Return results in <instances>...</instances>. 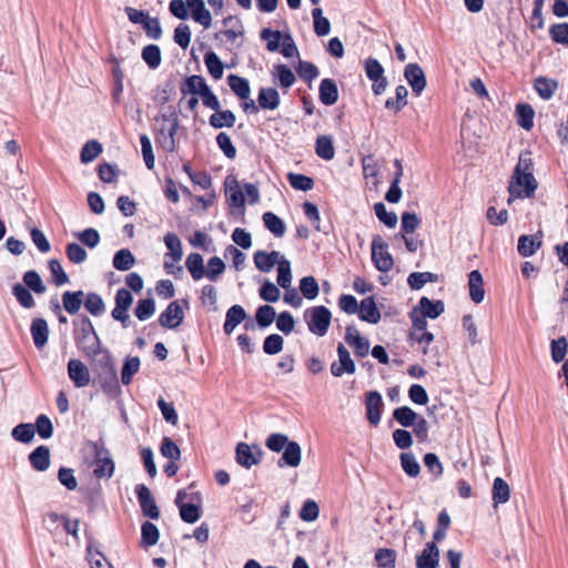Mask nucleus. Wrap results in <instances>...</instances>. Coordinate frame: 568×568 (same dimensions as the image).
<instances>
[{
    "instance_id": "1",
    "label": "nucleus",
    "mask_w": 568,
    "mask_h": 568,
    "mask_svg": "<svg viewBox=\"0 0 568 568\" xmlns=\"http://www.w3.org/2000/svg\"><path fill=\"white\" fill-rule=\"evenodd\" d=\"M159 124L155 140L156 143L165 152H174L176 149L175 134L179 129V116L178 112L173 106H169L165 112H162L158 118Z\"/></svg>"
},
{
    "instance_id": "2",
    "label": "nucleus",
    "mask_w": 568,
    "mask_h": 568,
    "mask_svg": "<svg viewBox=\"0 0 568 568\" xmlns=\"http://www.w3.org/2000/svg\"><path fill=\"white\" fill-rule=\"evenodd\" d=\"M266 447L283 455L280 462H301L302 450L296 442L288 440V437L281 433L271 434L265 442Z\"/></svg>"
},
{
    "instance_id": "3",
    "label": "nucleus",
    "mask_w": 568,
    "mask_h": 568,
    "mask_svg": "<svg viewBox=\"0 0 568 568\" xmlns=\"http://www.w3.org/2000/svg\"><path fill=\"white\" fill-rule=\"evenodd\" d=\"M304 317L311 333L317 336H324L329 328L332 313L323 305L313 306L305 311Z\"/></svg>"
},
{
    "instance_id": "4",
    "label": "nucleus",
    "mask_w": 568,
    "mask_h": 568,
    "mask_svg": "<svg viewBox=\"0 0 568 568\" xmlns=\"http://www.w3.org/2000/svg\"><path fill=\"white\" fill-rule=\"evenodd\" d=\"M75 342L83 354L101 346V341L88 316H82L80 320V328L75 335Z\"/></svg>"
},
{
    "instance_id": "5",
    "label": "nucleus",
    "mask_w": 568,
    "mask_h": 568,
    "mask_svg": "<svg viewBox=\"0 0 568 568\" xmlns=\"http://www.w3.org/2000/svg\"><path fill=\"white\" fill-rule=\"evenodd\" d=\"M538 184L532 173L526 172L519 175H513L509 182L508 191L511 197H531L535 194Z\"/></svg>"
},
{
    "instance_id": "6",
    "label": "nucleus",
    "mask_w": 568,
    "mask_h": 568,
    "mask_svg": "<svg viewBox=\"0 0 568 568\" xmlns=\"http://www.w3.org/2000/svg\"><path fill=\"white\" fill-rule=\"evenodd\" d=\"M372 261L381 272H388L394 265L393 256L388 252V245L379 235L374 236L372 241Z\"/></svg>"
},
{
    "instance_id": "7",
    "label": "nucleus",
    "mask_w": 568,
    "mask_h": 568,
    "mask_svg": "<svg viewBox=\"0 0 568 568\" xmlns=\"http://www.w3.org/2000/svg\"><path fill=\"white\" fill-rule=\"evenodd\" d=\"M84 355L91 359L92 368L98 375L104 374L108 378L114 379L115 368L108 349H103L102 346H99L97 349L85 353Z\"/></svg>"
},
{
    "instance_id": "8",
    "label": "nucleus",
    "mask_w": 568,
    "mask_h": 568,
    "mask_svg": "<svg viewBox=\"0 0 568 568\" xmlns=\"http://www.w3.org/2000/svg\"><path fill=\"white\" fill-rule=\"evenodd\" d=\"M365 73L367 78L373 81L372 90L376 95L382 94L386 87L387 80L384 77V68L382 64L374 58H368L365 61Z\"/></svg>"
},
{
    "instance_id": "9",
    "label": "nucleus",
    "mask_w": 568,
    "mask_h": 568,
    "mask_svg": "<svg viewBox=\"0 0 568 568\" xmlns=\"http://www.w3.org/2000/svg\"><path fill=\"white\" fill-rule=\"evenodd\" d=\"M135 494H136V498L140 504L142 514L145 517H149L151 519H159L160 509H159V507L155 503V499L152 496L150 489L145 485L139 484L135 486Z\"/></svg>"
},
{
    "instance_id": "10",
    "label": "nucleus",
    "mask_w": 568,
    "mask_h": 568,
    "mask_svg": "<svg viewBox=\"0 0 568 568\" xmlns=\"http://www.w3.org/2000/svg\"><path fill=\"white\" fill-rule=\"evenodd\" d=\"M404 78L410 85L413 93L419 97L427 84L425 72L420 65L417 63H408L404 69Z\"/></svg>"
},
{
    "instance_id": "11",
    "label": "nucleus",
    "mask_w": 568,
    "mask_h": 568,
    "mask_svg": "<svg viewBox=\"0 0 568 568\" xmlns=\"http://www.w3.org/2000/svg\"><path fill=\"white\" fill-rule=\"evenodd\" d=\"M84 462L109 463L112 462L110 452L102 440L85 442L82 447Z\"/></svg>"
},
{
    "instance_id": "12",
    "label": "nucleus",
    "mask_w": 568,
    "mask_h": 568,
    "mask_svg": "<svg viewBox=\"0 0 568 568\" xmlns=\"http://www.w3.org/2000/svg\"><path fill=\"white\" fill-rule=\"evenodd\" d=\"M338 362H334L331 365V373L335 377H341L343 374H354L356 366L351 357L348 349L339 343L337 345Z\"/></svg>"
},
{
    "instance_id": "13",
    "label": "nucleus",
    "mask_w": 568,
    "mask_h": 568,
    "mask_svg": "<svg viewBox=\"0 0 568 568\" xmlns=\"http://www.w3.org/2000/svg\"><path fill=\"white\" fill-rule=\"evenodd\" d=\"M187 497V494L184 490H179L175 504L180 510V517L184 523L194 524L201 517L202 510L199 505L192 503H184V499Z\"/></svg>"
},
{
    "instance_id": "14",
    "label": "nucleus",
    "mask_w": 568,
    "mask_h": 568,
    "mask_svg": "<svg viewBox=\"0 0 568 568\" xmlns=\"http://www.w3.org/2000/svg\"><path fill=\"white\" fill-rule=\"evenodd\" d=\"M68 375L78 388L85 387L90 383L89 368L80 359L72 358L69 361Z\"/></svg>"
},
{
    "instance_id": "15",
    "label": "nucleus",
    "mask_w": 568,
    "mask_h": 568,
    "mask_svg": "<svg viewBox=\"0 0 568 568\" xmlns=\"http://www.w3.org/2000/svg\"><path fill=\"white\" fill-rule=\"evenodd\" d=\"M184 318V313L178 301H173L169 304L166 310L161 313L159 323L165 328H176Z\"/></svg>"
},
{
    "instance_id": "16",
    "label": "nucleus",
    "mask_w": 568,
    "mask_h": 568,
    "mask_svg": "<svg viewBox=\"0 0 568 568\" xmlns=\"http://www.w3.org/2000/svg\"><path fill=\"white\" fill-rule=\"evenodd\" d=\"M383 406L382 395L377 390H371L366 394L365 408L368 422L376 426L381 422V410Z\"/></svg>"
},
{
    "instance_id": "17",
    "label": "nucleus",
    "mask_w": 568,
    "mask_h": 568,
    "mask_svg": "<svg viewBox=\"0 0 568 568\" xmlns=\"http://www.w3.org/2000/svg\"><path fill=\"white\" fill-rule=\"evenodd\" d=\"M439 564V549L434 541L425 545V548L416 557V568H437Z\"/></svg>"
},
{
    "instance_id": "18",
    "label": "nucleus",
    "mask_w": 568,
    "mask_h": 568,
    "mask_svg": "<svg viewBox=\"0 0 568 568\" xmlns=\"http://www.w3.org/2000/svg\"><path fill=\"white\" fill-rule=\"evenodd\" d=\"M283 258L284 256L277 251H257L253 256L256 268L264 273H268L274 265H278Z\"/></svg>"
},
{
    "instance_id": "19",
    "label": "nucleus",
    "mask_w": 568,
    "mask_h": 568,
    "mask_svg": "<svg viewBox=\"0 0 568 568\" xmlns=\"http://www.w3.org/2000/svg\"><path fill=\"white\" fill-rule=\"evenodd\" d=\"M357 313L362 321L371 324H376L381 320V312L377 308L373 296L362 300L361 305H358Z\"/></svg>"
},
{
    "instance_id": "20",
    "label": "nucleus",
    "mask_w": 568,
    "mask_h": 568,
    "mask_svg": "<svg viewBox=\"0 0 568 568\" xmlns=\"http://www.w3.org/2000/svg\"><path fill=\"white\" fill-rule=\"evenodd\" d=\"M187 8L192 11V18L205 29L212 24V16L205 8L203 0H186Z\"/></svg>"
},
{
    "instance_id": "21",
    "label": "nucleus",
    "mask_w": 568,
    "mask_h": 568,
    "mask_svg": "<svg viewBox=\"0 0 568 568\" xmlns=\"http://www.w3.org/2000/svg\"><path fill=\"white\" fill-rule=\"evenodd\" d=\"M246 312L241 305L231 306L225 315V322L223 325L224 333L231 335L235 327L246 318Z\"/></svg>"
},
{
    "instance_id": "22",
    "label": "nucleus",
    "mask_w": 568,
    "mask_h": 568,
    "mask_svg": "<svg viewBox=\"0 0 568 568\" xmlns=\"http://www.w3.org/2000/svg\"><path fill=\"white\" fill-rule=\"evenodd\" d=\"M31 335L34 346L41 349L48 342L49 327L44 318H34L31 323Z\"/></svg>"
},
{
    "instance_id": "23",
    "label": "nucleus",
    "mask_w": 568,
    "mask_h": 568,
    "mask_svg": "<svg viewBox=\"0 0 568 568\" xmlns=\"http://www.w3.org/2000/svg\"><path fill=\"white\" fill-rule=\"evenodd\" d=\"M320 100L324 105H333L338 100V89L332 79H323L318 90Z\"/></svg>"
},
{
    "instance_id": "24",
    "label": "nucleus",
    "mask_w": 568,
    "mask_h": 568,
    "mask_svg": "<svg viewBox=\"0 0 568 568\" xmlns=\"http://www.w3.org/2000/svg\"><path fill=\"white\" fill-rule=\"evenodd\" d=\"M418 308L420 314L424 315V317L435 320L444 313L445 305L444 302L440 300L432 301L428 297L423 296L419 300Z\"/></svg>"
},
{
    "instance_id": "25",
    "label": "nucleus",
    "mask_w": 568,
    "mask_h": 568,
    "mask_svg": "<svg viewBox=\"0 0 568 568\" xmlns=\"http://www.w3.org/2000/svg\"><path fill=\"white\" fill-rule=\"evenodd\" d=\"M257 102L260 108L264 110H275L278 108L281 99L276 89L262 88L258 91Z\"/></svg>"
},
{
    "instance_id": "26",
    "label": "nucleus",
    "mask_w": 568,
    "mask_h": 568,
    "mask_svg": "<svg viewBox=\"0 0 568 568\" xmlns=\"http://www.w3.org/2000/svg\"><path fill=\"white\" fill-rule=\"evenodd\" d=\"M469 295L473 302L480 303L484 301L485 291L483 287V276L479 271L474 270L468 275Z\"/></svg>"
},
{
    "instance_id": "27",
    "label": "nucleus",
    "mask_w": 568,
    "mask_h": 568,
    "mask_svg": "<svg viewBox=\"0 0 568 568\" xmlns=\"http://www.w3.org/2000/svg\"><path fill=\"white\" fill-rule=\"evenodd\" d=\"M227 84L233 93L241 100H247L251 95V88L248 80L236 74H230L227 77Z\"/></svg>"
},
{
    "instance_id": "28",
    "label": "nucleus",
    "mask_w": 568,
    "mask_h": 568,
    "mask_svg": "<svg viewBox=\"0 0 568 568\" xmlns=\"http://www.w3.org/2000/svg\"><path fill=\"white\" fill-rule=\"evenodd\" d=\"M541 246V240L537 235H521L518 240V253L524 257L531 256Z\"/></svg>"
},
{
    "instance_id": "29",
    "label": "nucleus",
    "mask_w": 568,
    "mask_h": 568,
    "mask_svg": "<svg viewBox=\"0 0 568 568\" xmlns=\"http://www.w3.org/2000/svg\"><path fill=\"white\" fill-rule=\"evenodd\" d=\"M534 88L541 99L550 100L558 89V82L546 77H538L534 82Z\"/></svg>"
},
{
    "instance_id": "30",
    "label": "nucleus",
    "mask_w": 568,
    "mask_h": 568,
    "mask_svg": "<svg viewBox=\"0 0 568 568\" xmlns=\"http://www.w3.org/2000/svg\"><path fill=\"white\" fill-rule=\"evenodd\" d=\"M185 266L194 281H200L205 275L203 256L199 253H191L185 261Z\"/></svg>"
},
{
    "instance_id": "31",
    "label": "nucleus",
    "mask_w": 568,
    "mask_h": 568,
    "mask_svg": "<svg viewBox=\"0 0 568 568\" xmlns=\"http://www.w3.org/2000/svg\"><path fill=\"white\" fill-rule=\"evenodd\" d=\"M83 297L84 293L82 291L64 292L62 294L63 308L71 315L77 314L81 308Z\"/></svg>"
},
{
    "instance_id": "32",
    "label": "nucleus",
    "mask_w": 568,
    "mask_h": 568,
    "mask_svg": "<svg viewBox=\"0 0 568 568\" xmlns=\"http://www.w3.org/2000/svg\"><path fill=\"white\" fill-rule=\"evenodd\" d=\"M235 121L236 116L231 110L222 111L221 109L215 111L209 119L210 125L214 129L232 128Z\"/></svg>"
},
{
    "instance_id": "33",
    "label": "nucleus",
    "mask_w": 568,
    "mask_h": 568,
    "mask_svg": "<svg viewBox=\"0 0 568 568\" xmlns=\"http://www.w3.org/2000/svg\"><path fill=\"white\" fill-rule=\"evenodd\" d=\"M517 123L525 130L534 126L535 111L530 104L519 103L516 105Z\"/></svg>"
},
{
    "instance_id": "34",
    "label": "nucleus",
    "mask_w": 568,
    "mask_h": 568,
    "mask_svg": "<svg viewBox=\"0 0 568 568\" xmlns=\"http://www.w3.org/2000/svg\"><path fill=\"white\" fill-rule=\"evenodd\" d=\"M316 155L323 160L329 161L335 155L333 139L329 135H320L315 142Z\"/></svg>"
},
{
    "instance_id": "35",
    "label": "nucleus",
    "mask_w": 568,
    "mask_h": 568,
    "mask_svg": "<svg viewBox=\"0 0 568 568\" xmlns=\"http://www.w3.org/2000/svg\"><path fill=\"white\" fill-rule=\"evenodd\" d=\"M160 538L158 527L151 521H144L141 526V546L144 548L156 545Z\"/></svg>"
},
{
    "instance_id": "36",
    "label": "nucleus",
    "mask_w": 568,
    "mask_h": 568,
    "mask_svg": "<svg viewBox=\"0 0 568 568\" xmlns=\"http://www.w3.org/2000/svg\"><path fill=\"white\" fill-rule=\"evenodd\" d=\"M209 85L206 84L204 78L201 75H190L185 79L184 85L181 88V92L183 95L186 94H201Z\"/></svg>"
},
{
    "instance_id": "37",
    "label": "nucleus",
    "mask_w": 568,
    "mask_h": 568,
    "mask_svg": "<svg viewBox=\"0 0 568 568\" xmlns=\"http://www.w3.org/2000/svg\"><path fill=\"white\" fill-rule=\"evenodd\" d=\"M85 558L91 568H113L105 556L91 544L87 546Z\"/></svg>"
},
{
    "instance_id": "38",
    "label": "nucleus",
    "mask_w": 568,
    "mask_h": 568,
    "mask_svg": "<svg viewBox=\"0 0 568 568\" xmlns=\"http://www.w3.org/2000/svg\"><path fill=\"white\" fill-rule=\"evenodd\" d=\"M265 227L276 237L285 234L286 227L284 222L273 212H265L262 216Z\"/></svg>"
},
{
    "instance_id": "39",
    "label": "nucleus",
    "mask_w": 568,
    "mask_h": 568,
    "mask_svg": "<svg viewBox=\"0 0 568 568\" xmlns=\"http://www.w3.org/2000/svg\"><path fill=\"white\" fill-rule=\"evenodd\" d=\"M273 75L277 78L278 84L283 89H288L295 83V74L285 64L278 63L274 65Z\"/></svg>"
},
{
    "instance_id": "40",
    "label": "nucleus",
    "mask_w": 568,
    "mask_h": 568,
    "mask_svg": "<svg viewBox=\"0 0 568 568\" xmlns=\"http://www.w3.org/2000/svg\"><path fill=\"white\" fill-rule=\"evenodd\" d=\"M23 284L28 290L33 291L36 294H43L47 287L37 271H28L22 276Z\"/></svg>"
},
{
    "instance_id": "41",
    "label": "nucleus",
    "mask_w": 568,
    "mask_h": 568,
    "mask_svg": "<svg viewBox=\"0 0 568 568\" xmlns=\"http://www.w3.org/2000/svg\"><path fill=\"white\" fill-rule=\"evenodd\" d=\"M227 189V202L231 206L244 209L245 199L239 186L236 180H232V182L226 181L225 183Z\"/></svg>"
},
{
    "instance_id": "42",
    "label": "nucleus",
    "mask_w": 568,
    "mask_h": 568,
    "mask_svg": "<svg viewBox=\"0 0 568 568\" xmlns=\"http://www.w3.org/2000/svg\"><path fill=\"white\" fill-rule=\"evenodd\" d=\"M135 263V257L128 248L118 251L113 256V267L118 271H128Z\"/></svg>"
},
{
    "instance_id": "43",
    "label": "nucleus",
    "mask_w": 568,
    "mask_h": 568,
    "mask_svg": "<svg viewBox=\"0 0 568 568\" xmlns=\"http://www.w3.org/2000/svg\"><path fill=\"white\" fill-rule=\"evenodd\" d=\"M85 310L93 316H100L105 311L102 297L97 293H88L83 300Z\"/></svg>"
},
{
    "instance_id": "44",
    "label": "nucleus",
    "mask_w": 568,
    "mask_h": 568,
    "mask_svg": "<svg viewBox=\"0 0 568 568\" xmlns=\"http://www.w3.org/2000/svg\"><path fill=\"white\" fill-rule=\"evenodd\" d=\"M437 274L430 272H414L410 273L407 283L412 290H420L426 283L436 282Z\"/></svg>"
},
{
    "instance_id": "45",
    "label": "nucleus",
    "mask_w": 568,
    "mask_h": 568,
    "mask_svg": "<svg viewBox=\"0 0 568 568\" xmlns=\"http://www.w3.org/2000/svg\"><path fill=\"white\" fill-rule=\"evenodd\" d=\"M375 561L378 568H396V551L390 548H379L375 552Z\"/></svg>"
},
{
    "instance_id": "46",
    "label": "nucleus",
    "mask_w": 568,
    "mask_h": 568,
    "mask_svg": "<svg viewBox=\"0 0 568 568\" xmlns=\"http://www.w3.org/2000/svg\"><path fill=\"white\" fill-rule=\"evenodd\" d=\"M394 419L403 427H412L419 417L410 407H397L393 413Z\"/></svg>"
},
{
    "instance_id": "47",
    "label": "nucleus",
    "mask_w": 568,
    "mask_h": 568,
    "mask_svg": "<svg viewBox=\"0 0 568 568\" xmlns=\"http://www.w3.org/2000/svg\"><path fill=\"white\" fill-rule=\"evenodd\" d=\"M510 489L508 484L500 477L495 478L493 484V500L495 504H505L509 500Z\"/></svg>"
},
{
    "instance_id": "48",
    "label": "nucleus",
    "mask_w": 568,
    "mask_h": 568,
    "mask_svg": "<svg viewBox=\"0 0 568 568\" xmlns=\"http://www.w3.org/2000/svg\"><path fill=\"white\" fill-rule=\"evenodd\" d=\"M204 62L209 70V73L212 75L213 79L219 80L222 78L224 68L215 52H206L204 55Z\"/></svg>"
},
{
    "instance_id": "49",
    "label": "nucleus",
    "mask_w": 568,
    "mask_h": 568,
    "mask_svg": "<svg viewBox=\"0 0 568 568\" xmlns=\"http://www.w3.org/2000/svg\"><path fill=\"white\" fill-rule=\"evenodd\" d=\"M12 294L19 302V304L24 308H32L36 305L34 298L24 285L17 283L12 286Z\"/></svg>"
},
{
    "instance_id": "50",
    "label": "nucleus",
    "mask_w": 568,
    "mask_h": 568,
    "mask_svg": "<svg viewBox=\"0 0 568 568\" xmlns=\"http://www.w3.org/2000/svg\"><path fill=\"white\" fill-rule=\"evenodd\" d=\"M36 428L33 424H19L12 429V437L20 443L28 444L34 438Z\"/></svg>"
},
{
    "instance_id": "51",
    "label": "nucleus",
    "mask_w": 568,
    "mask_h": 568,
    "mask_svg": "<svg viewBox=\"0 0 568 568\" xmlns=\"http://www.w3.org/2000/svg\"><path fill=\"white\" fill-rule=\"evenodd\" d=\"M164 243L170 253L166 254V256H171L173 262H179L182 258L183 251H182V243L178 235L174 233H168L164 236Z\"/></svg>"
},
{
    "instance_id": "52",
    "label": "nucleus",
    "mask_w": 568,
    "mask_h": 568,
    "mask_svg": "<svg viewBox=\"0 0 568 568\" xmlns=\"http://www.w3.org/2000/svg\"><path fill=\"white\" fill-rule=\"evenodd\" d=\"M312 17L314 21V32L318 37L327 36L331 31V22L327 18L323 17V11L321 8H315L312 11Z\"/></svg>"
},
{
    "instance_id": "53",
    "label": "nucleus",
    "mask_w": 568,
    "mask_h": 568,
    "mask_svg": "<svg viewBox=\"0 0 568 568\" xmlns=\"http://www.w3.org/2000/svg\"><path fill=\"white\" fill-rule=\"evenodd\" d=\"M276 317L275 308L271 305H262L256 310L255 320L261 328L270 326Z\"/></svg>"
},
{
    "instance_id": "54",
    "label": "nucleus",
    "mask_w": 568,
    "mask_h": 568,
    "mask_svg": "<svg viewBox=\"0 0 568 568\" xmlns=\"http://www.w3.org/2000/svg\"><path fill=\"white\" fill-rule=\"evenodd\" d=\"M140 369V359L139 357H129L124 362V365L121 371V382L124 385H129L132 382L133 376Z\"/></svg>"
},
{
    "instance_id": "55",
    "label": "nucleus",
    "mask_w": 568,
    "mask_h": 568,
    "mask_svg": "<svg viewBox=\"0 0 568 568\" xmlns=\"http://www.w3.org/2000/svg\"><path fill=\"white\" fill-rule=\"evenodd\" d=\"M396 98H389L385 102V106L389 110H394L395 112L400 111L407 104V95L408 91L406 87L398 85L395 90Z\"/></svg>"
},
{
    "instance_id": "56",
    "label": "nucleus",
    "mask_w": 568,
    "mask_h": 568,
    "mask_svg": "<svg viewBox=\"0 0 568 568\" xmlns=\"http://www.w3.org/2000/svg\"><path fill=\"white\" fill-rule=\"evenodd\" d=\"M102 152V145L97 140L88 141L81 150L80 159L82 163H90Z\"/></svg>"
},
{
    "instance_id": "57",
    "label": "nucleus",
    "mask_w": 568,
    "mask_h": 568,
    "mask_svg": "<svg viewBox=\"0 0 568 568\" xmlns=\"http://www.w3.org/2000/svg\"><path fill=\"white\" fill-rule=\"evenodd\" d=\"M225 271V263L219 256H213L207 262L205 275L211 282H216Z\"/></svg>"
},
{
    "instance_id": "58",
    "label": "nucleus",
    "mask_w": 568,
    "mask_h": 568,
    "mask_svg": "<svg viewBox=\"0 0 568 568\" xmlns=\"http://www.w3.org/2000/svg\"><path fill=\"white\" fill-rule=\"evenodd\" d=\"M142 59L151 68L155 69L161 64V50L156 44H149L142 50Z\"/></svg>"
},
{
    "instance_id": "59",
    "label": "nucleus",
    "mask_w": 568,
    "mask_h": 568,
    "mask_svg": "<svg viewBox=\"0 0 568 568\" xmlns=\"http://www.w3.org/2000/svg\"><path fill=\"white\" fill-rule=\"evenodd\" d=\"M48 267L52 275V282L57 286H61L69 282V277H68L67 273L64 272L59 260H55V258L49 260Z\"/></svg>"
},
{
    "instance_id": "60",
    "label": "nucleus",
    "mask_w": 568,
    "mask_h": 568,
    "mask_svg": "<svg viewBox=\"0 0 568 568\" xmlns=\"http://www.w3.org/2000/svg\"><path fill=\"white\" fill-rule=\"evenodd\" d=\"M277 284L283 288H290L292 284L291 263L285 257L277 265Z\"/></svg>"
},
{
    "instance_id": "61",
    "label": "nucleus",
    "mask_w": 568,
    "mask_h": 568,
    "mask_svg": "<svg viewBox=\"0 0 568 568\" xmlns=\"http://www.w3.org/2000/svg\"><path fill=\"white\" fill-rule=\"evenodd\" d=\"M260 36H261L262 40H265L267 42L266 49L270 52L277 51L281 45V40H283V38H284L280 31H273L267 28L263 29L261 31Z\"/></svg>"
},
{
    "instance_id": "62",
    "label": "nucleus",
    "mask_w": 568,
    "mask_h": 568,
    "mask_svg": "<svg viewBox=\"0 0 568 568\" xmlns=\"http://www.w3.org/2000/svg\"><path fill=\"white\" fill-rule=\"evenodd\" d=\"M300 290L303 296L307 300H314L318 295V284L315 277L305 276L300 281Z\"/></svg>"
},
{
    "instance_id": "63",
    "label": "nucleus",
    "mask_w": 568,
    "mask_h": 568,
    "mask_svg": "<svg viewBox=\"0 0 568 568\" xmlns=\"http://www.w3.org/2000/svg\"><path fill=\"white\" fill-rule=\"evenodd\" d=\"M284 339L278 334L268 335L263 342V352L267 355H275L282 352Z\"/></svg>"
},
{
    "instance_id": "64",
    "label": "nucleus",
    "mask_w": 568,
    "mask_h": 568,
    "mask_svg": "<svg viewBox=\"0 0 568 568\" xmlns=\"http://www.w3.org/2000/svg\"><path fill=\"white\" fill-rule=\"evenodd\" d=\"M550 38L554 42L568 47V23H556L549 29Z\"/></svg>"
}]
</instances>
